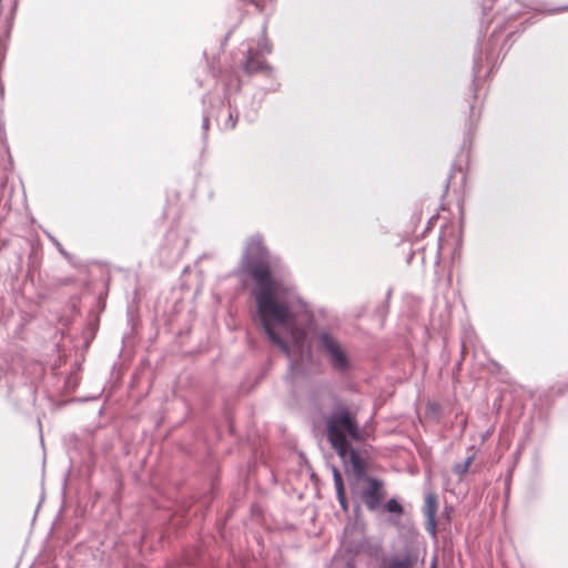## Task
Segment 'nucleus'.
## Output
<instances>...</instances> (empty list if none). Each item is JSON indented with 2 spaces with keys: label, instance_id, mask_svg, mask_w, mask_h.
<instances>
[{
  "label": "nucleus",
  "instance_id": "nucleus-1",
  "mask_svg": "<svg viewBox=\"0 0 568 568\" xmlns=\"http://www.w3.org/2000/svg\"><path fill=\"white\" fill-rule=\"evenodd\" d=\"M241 271L255 283L252 294L265 334L288 357L290 372L294 373L304 361L311 359L306 325L312 316L307 305L286 280L280 261L268 255L258 237L247 242Z\"/></svg>",
  "mask_w": 568,
  "mask_h": 568
},
{
  "label": "nucleus",
  "instance_id": "nucleus-2",
  "mask_svg": "<svg viewBox=\"0 0 568 568\" xmlns=\"http://www.w3.org/2000/svg\"><path fill=\"white\" fill-rule=\"evenodd\" d=\"M326 425L327 438L333 448L346 447V444H349L347 436L355 440L362 438L355 415L344 405L336 407L327 418Z\"/></svg>",
  "mask_w": 568,
  "mask_h": 568
},
{
  "label": "nucleus",
  "instance_id": "nucleus-3",
  "mask_svg": "<svg viewBox=\"0 0 568 568\" xmlns=\"http://www.w3.org/2000/svg\"><path fill=\"white\" fill-rule=\"evenodd\" d=\"M318 349L325 354L334 369L344 372L348 368V358L338 341L327 332L318 334Z\"/></svg>",
  "mask_w": 568,
  "mask_h": 568
},
{
  "label": "nucleus",
  "instance_id": "nucleus-4",
  "mask_svg": "<svg viewBox=\"0 0 568 568\" xmlns=\"http://www.w3.org/2000/svg\"><path fill=\"white\" fill-rule=\"evenodd\" d=\"M272 48L267 43V41H263L258 44V49L254 50L252 48L247 49L246 58L243 63V70L247 74H253L256 72L268 71L272 73L271 67H268L265 61L261 58L262 53H271Z\"/></svg>",
  "mask_w": 568,
  "mask_h": 568
},
{
  "label": "nucleus",
  "instance_id": "nucleus-5",
  "mask_svg": "<svg viewBox=\"0 0 568 568\" xmlns=\"http://www.w3.org/2000/svg\"><path fill=\"white\" fill-rule=\"evenodd\" d=\"M385 497L384 485L376 478H369L368 487L361 493V499L369 511L381 510Z\"/></svg>",
  "mask_w": 568,
  "mask_h": 568
},
{
  "label": "nucleus",
  "instance_id": "nucleus-6",
  "mask_svg": "<svg viewBox=\"0 0 568 568\" xmlns=\"http://www.w3.org/2000/svg\"><path fill=\"white\" fill-rule=\"evenodd\" d=\"M382 544L371 537L363 536L359 540L349 544L347 550L355 555H365L371 558H378L382 554Z\"/></svg>",
  "mask_w": 568,
  "mask_h": 568
},
{
  "label": "nucleus",
  "instance_id": "nucleus-7",
  "mask_svg": "<svg viewBox=\"0 0 568 568\" xmlns=\"http://www.w3.org/2000/svg\"><path fill=\"white\" fill-rule=\"evenodd\" d=\"M338 456L341 457L342 462L345 465H348L352 467L355 474L363 475L366 469L365 462L363 458L358 455V453L349 444H346V447L341 448H334Z\"/></svg>",
  "mask_w": 568,
  "mask_h": 568
},
{
  "label": "nucleus",
  "instance_id": "nucleus-8",
  "mask_svg": "<svg viewBox=\"0 0 568 568\" xmlns=\"http://www.w3.org/2000/svg\"><path fill=\"white\" fill-rule=\"evenodd\" d=\"M417 558L410 552L395 554L383 558L381 568H413Z\"/></svg>",
  "mask_w": 568,
  "mask_h": 568
},
{
  "label": "nucleus",
  "instance_id": "nucleus-9",
  "mask_svg": "<svg viewBox=\"0 0 568 568\" xmlns=\"http://www.w3.org/2000/svg\"><path fill=\"white\" fill-rule=\"evenodd\" d=\"M458 245H459V237L454 233V231L444 232L439 236L438 254L444 255L446 253L452 252L454 255Z\"/></svg>",
  "mask_w": 568,
  "mask_h": 568
},
{
  "label": "nucleus",
  "instance_id": "nucleus-10",
  "mask_svg": "<svg viewBox=\"0 0 568 568\" xmlns=\"http://www.w3.org/2000/svg\"><path fill=\"white\" fill-rule=\"evenodd\" d=\"M425 514L428 519L427 530L434 536L436 534V496L434 494H428L425 498Z\"/></svg>",
  "mask_w": 568,
  "mask_h": 568
},
{
  "label": "nucleus",
  "instance_id": "nucleus-11",
  "mask_svg": "<svg viewBox=\"0 0 568 568\" xmlns=\"http://www.w3.org/2000/svg\"><path fill=\"white\" fill-rule=\"evenodd\" d=\"M474 460V456H468L464 462L456 463L453 466V471L458 476L459 479L463 478L464 475L468 471L471 463Z\"/></svg>",
  "mask_w": 568,
  "mask_h": 568
},
{
  "label": "nucleus",
  "instance_id": "nucleus-12",
  "mask_svg": "<svg viewBox=\"0 0 568 568\" xmlns=\"http://www.w3.org/2000/svg\"><path fill=\"white\" fill-rule=\"evenodd\" d=\"M381 510H384L389 514H396V515H402L404 513L403 506L395 498L389 499L384 505L382 504Z\"/></svg>",
  "mask_w": 568,
  "mask_h": 568
},
{
  "label": "nucleus",
  "instance_id": "nucleus-13",
  "mask_svg": "<svg viewBox=\"0 0 568 568\" xmlns=\"http://www.w3.org/2000/svg\"><path fill=\"white\" fill-rule=\"evenodd\" d=\"M239 113L236 110H230L227 118L221 123L223 130H233L236 125Z\"/></svg>",
  "mask_w": 568,
  "mask_h": 568
},
{
  "label": "nucleus",
  "instance_id": "nucleus-14",
  "mask_svg": "<svg viewBox=\"0 0 568 568\" xmlns=\"http://www.w3.org/2000/svg\"><path fill=\"white\" fill-rule=\"evenodd\" d=\"M333 478H334V485L336 489V495H341L342 490H345L343 477L339 470L336 467H333Z\"/></svg>",
  "mask_w": 568,
  "mask_h": 568
},
{
  "label": "nucleus",
  "instance_id": "nucleus-15",
  "mask_svg": "<svg viewBox=\"0 0 568 568\" xmlns=\"http://www.w3.org/2000/svg\"><path fill=\"white\" fill-rule=\"evenodd\" d=\"M355 568L354 562L352 560H347L345 562L341 560H334L333 568Z\"/></svg>",
  "mask_w": 568,
  "mask_h": 568
},
{
  "label": "nucleus",
  "instance_id": "nucleus-16",
  "mask_svg": "<svg viewBox=\"0 0 568 568\" xmlns=\"http://www.w3.org/2000/svg\"><path fill=\"white\" fill-rule=\"evenodd\" d=\"M337 496V499H338V503L342 507V509L344 511L347 510V500H346V495H345V490H342V494L341 495H336Z\"/></svg>",
  "mask_w": 568,
  "mask_h": 568
},
{
  "label": "nucleus",
  "instance_id": "nucleus-17",
  "mask_svg": "<svg viewBox=\"0 0 568 568\" xmlns=\"http://www.w3.org/2000/svg\"><path fill=\"white\" fill-rule=\"evenodd\" d=\"M209 128H210V120H209V116L205 115L202 121V129L206 133Z\"/></svg>",
  "mask_w": 568,
  "mask_h": 568
},
{
  "label": "nucleus",
  "instance_id": "nucleus-18",
  "mask_svg": "<svg viewBox=\"0 0 568 568\" xmlns=\"http://www.w3.org/2000/svg\"><path fill=\"white\" fill-rule=\"evenodd\" d=\"M474 73L475 74L479 73L478 58H475Z\"/></svg>",
  "mask_w": 568,
  "mask_h": 568
},
{
  "label": "nucleus",
  "instance_id": "nucleus-19",
  "mask_svg": "<svg viewBox=\"0 0 568 568\" xmlns=\"http://www.w3.org/2000/svg\"><path fill=\"white\" fill-rule=\"evenodd\" d=\"M57 247L59 248V251L62 253V254H65L63 247L61 246V244H58Z\"/></svg>",
  "mask_w": 568,
  "mask_h": 568
},
{
  "label": "nucleus",
  "instance_id": "nucleus-20",
  "mask_svg": "<svg viewBox=\"0 0 568 568\" xmlns=\"http://www.w3.org/2000/svg\"><path fill=\"white\" fill-rule=\"evenodd\" d=\"M430 568H436V558H434Z\"/></svg>",
  "mask_w": 568,
  "mask_h": 568
},
{
  "label": "nucleus",
  "instance_id": "nucleus-21",
  "mask_svg": "<svg viewBox=\"0 0 568 568\" xmlns=\"http://www.w3.org/2000/svg\"><path fill=\"white\" fill-rule=\"evenodd\" d=\"M54 245L57 246L58 244H60L58 241H55L54 239H52Z\"/></svg>",
  "mask_w": 568,
  "mask_h": 568
}]
</instances>
